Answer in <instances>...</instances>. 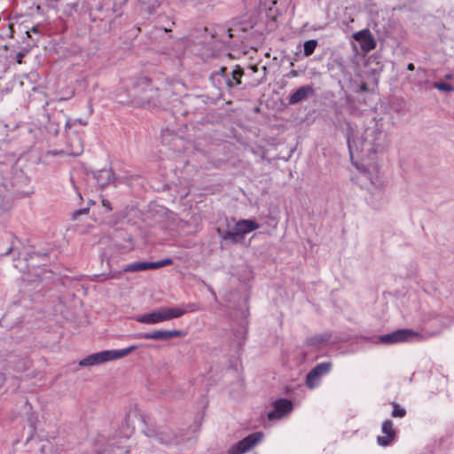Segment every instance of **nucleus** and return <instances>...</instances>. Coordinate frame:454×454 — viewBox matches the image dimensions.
Segmentation results:
<instances>
[{"label":"nucleus","instance_id":"6","mask_svg":"<svg viewBox=\"0 0 454 454\" xmlns=\"http://www.w3.org/2000/svg\"><path fill=\"white\" fill-rule=\"evenodd\" d=\"M263 436L264 434L262 432L253 433L231 447L228 450V454H244L261 442Z\"/></svg>","mask_w":454,"mask_h":454},{"label":"nucleus","instance_id":"32","mask_svg":"<svg viewBox=\"0 0 454 454\" xmlns=\"http://www.w3.org/2000/svg\"><path fill=\"white\" fill-rule=\"evenodd\" d=\"M12 247H11L7 252L5 253V254H10L12 253Z\"/></svg>","mask_w":454,"mask_h":454},{"label":"nucleus","instance_id":"19","mask_svg":"<svg viewBox=\"0 0 454 454\" xmlns=\"http://www.w3.org/2000/svg\"><path fill=\"white\" fill-rule=\"evenodd\" d=\"M87 123H88L87 121H83L81 118L74 119V120H73L71 118H67V120L66 121V128L71 129L72 127L75 126L76 124H80L82 126H86Z\"/></svg>","mask_w":454,"mask_h":454},{"label":"nucleus","instance_id":"26","mask_svg":"<svg viewBox=\"0 0 454 454\" xmlns=\"http://www.w3.org/2000/svg\"><path fill=\"white\" fill-rule=\"evenodd\" d=\"M225 72H226V67H222L217 73H215V75L224 76Z\"/></svg>","mask_w":454,"mask_h":454},{"label":"nucleus","instance_id":"23","mask_svg":"<svg viewBox=\"0 0 454 454\" xmlns=\"http://www.w3.org/2000/svg\"><path fill=\"white\" fill-rule=\"evenodd\" d=\"M89 212V209L88 208H83V209H80V210H76L74 214H73V219H76L78 215H85V214H88Z\"/></svg>","mask_w":454,"mask_h":454},{"label":"nucleus","instance_id":"37","mask_svg":"<svg viewBox=\"0 0 454 454\" xmlns=\"http://www.w3.org/2000/svg\"><path fill=\"white\" fill-rule=\"evenodd\" d=\"M254 71L255 72L257 70V67H253Z\"/></svg>","mask_w":454,"mask_h":454},{"label":"nucleus","instance_id":"24","mask_svg":"<svg viewBox=\"0 0 454 454\" xmlns=\"http://www.w3.org/2000/svg\"><path fill=\"white\" fill-rule=\"evenodd\" d=\"M25 54L21 51H20L17 56H16V59H17V62L19 64H21L22 63V59L24 58Z\"/></svg>","mask_w":454,"mask_h":454},{"label":"nucleus","instance_id":"15","mask_svg":"<svg viewBox=\"0 0 454 454\" xmlns=\"http://www.w3.org/2000/svg\"><path fill=\"white\" fill-rule=\"evenodd\" d=\"M82 152H83V145H82V139L80 138L79 136L76 135L72 139V141L69 145L68 153L71 155H74V156H79L82 154Z\"/></svg>","mask_w":454,"mask_h":454},{"label":"nucleus","instance_id":"4","mask_svg":"<svg viewBox=\"0 0 454 454\" xmlns=\"http://www.w3.org/2000/svg\"><path fill=\"white\" fill-rule=\"evenodd\" d=\"M422 335L411 329H399L393 333L379 336V342L386 345H393L403 342L419 341Z\"/></svg>","mask_w":454,"mask_h":454},{"label":"nucleus","instance_id":"16","mask_svg":"<svg viewBox=\"0 0 454 454\" xmlns=\"http://www.w3.org/2000/svg\"><path fill=\"white\" fill-rule=\"evenodd\" d=\"M146 270H154L153 268V262H134L129 265H128L124 270L125 271H142Z\"/></svg>","mask_w":454,"mask_h":454},{"label":"nucleus","instance_id":"36","mask_svg":"<svg viewBox=\"0 0 454 454\" xmlns=\"http://www.w3.org/2000/svg\"><path fill=\"white\" fill-rule=\"evenodd\" d=\"M114 277L113 275L107 277V278H114Z\"/></svg>","mask_w":454,"mask_h":454},{"label":"nucleus","instance_id":"7","mask_svg":"<svg viewBox=\"0 0 454 454\" xmlns=\"http://www.w3.org/2000/svg\"><path fill=\"white\" fill-rule=\"evenodd\" d=\"M332 363L324 362L317 364L306 377V385L310 389L319 386L321 378L330 372Z\"/></svg>","mask_w":454,"mask_h":454},{"label":"nucleus","instance_id":"28","mask_svg":"<svg viewBox=\"0 0 454 454\" xmlns=\"http://www.w3.org/2000/svg\"><path fill=\"white\" fill-rule=\"evenodd\" d=\"M102 203H103V205H104L105 207H106L108 209H111V207H110V202H109L108 200H102Z\"/></svg>","mask_w":454,"mask_h":454},{"label":"nucleus","instance_id":"27","mask_svg":"<svg viewBox=\"0 0 454 454\" xmlns=\"http://www.w3.org/2000/svg\"><path fill=\"white\" fill-rule=\"evenodd\" d=\"M359 90L360 91H366L367 90V86H366V83L363 82L360 87H359Z\"/></svg>","mask_w":454,"mask_h":454},{"label":"nucleus","instance_id":"21","mask_svg":"<svg viewBox=\"0 0 454 454\" xmlns=\"http://www.w3.org/2000/svg\"><path fill=\"white\" fill-rule=\"evenodd\" d=\"M172 263H173L172 259L165 258V259H162L160 261L153 262V268L154 269H159V268H161V267H164V266H167V265H170Z\"/></svg>","mask_w":454,"mask_h":454},{"label":"nucleus","instance_id":"9","mask_svg":"<svg viewBox=\"0 0 454 454\" xmlns=\"http://www.w3.org/2000/svg\"><path fill=\"white\" fill-rule=\"evenodd\" d=\"M184 333L179 330H160L153 333H138L134 334L132 337L135 339H145V340H168L174 337H182Z\"/></svg>","mask_w":454,"mask_h":454},{"label":"nucleus","instance_id":"33","mask_svg":"<svg viewBox=\"0 0 454 454\" xmlns=\"http://www.w3.org/2000/svg\"><path fill=\"white\" fill-rule=\"evenodd\" d=\"M210 292L215 297V293L212 289H210Z\"/></svg>","mask_w":454,"mask_h":454},{"label":"nucleus","instance_id":"18","mask_svg":"<svg viewBox=\"0 0 454 454\" xmlns=\"http://www.w3.org/2000/svg\"><path fill=\"white\" fill-rule=\"evenodd\" d=\"M317 46V40H309L306 41L303 44V54L306 57L310 56L314 51L316 47Z\"/></svg>","mask_w":454,"mask_h":454},{"label":"nucleus","instance_id":"20","mask_svg":"<svg viewBox=\"0 0 454 454\" xmlns=\"http://www.w3.org/2000/svg\"><path fill=\"white\" fill-rule=\"evenodd\" d=\"M434 87L439 90L450 92L454 90V88L452 85L445 83V82H434Z\"/></svg>","mask_w":454,"mask_h":454},{"label":"nucleus","instance_id":"25","mask_svg":"<svg viewBox=\"0 0 454 454\" xmlns=\"http://www.w3.org/2000/svg\"><path fill=\"white\" fill-rule=\"evenodd\" d=\"M31 32L35 33V34H38L39 33V28L38 27H33L32 29H31ZM27 35L28 37H30V31H27Z\"/></svg>","mask_w":454,"mask_h":454},{"label":"nucleus","instance_id":"2","mask_svg":"<svg viewBox=\"0 0 454 454\" xmlns=\"http://www.w3.org/2000/svg\"><path fill=\"white\" fill-rule=\"evenodd\" d=\"M198 310H200V307L196 303H188L177 308L160 307L151 313L136 316L134 319L142 324L156 325L180 317L188 312H195Z\"/></svg>","mask_w":454,"mask_h":454},{"label":"nucleus","instance_id":"3","mask_svg":"<svg viewBox=\"0 0 454 454\" xmlns=\"http://www.w3.org/2000/svg\"><path fill=\"white\" fill-rule=\"evenodd\" d=\"M137 346L132 345L126 348L122 349H113V350H104L101 352L94 353L87 357L82 359L79 362L80 366H90V365H96L105 362L117 360L120 358H122L129 354H130L132 351L137 349Z\"/></svg>","mask_w":454,"mask_h":454},{"label":"nucleus","instance_id":"1","mask_svg":"<svg viewBox=\"0 0 454 454\" xmlns=\"http://www.w3.org/2000/svg\"><path fill=\"white\" fill-rule=\"evenodd\" d=\"M347 143L351 162L359 172L357 182L370 192L372 207H380L385 201V181L380 172L378 153L387 146V133L378 121L363 133L349 128Z\"/></svg>","mask_w":454,"mask_h":454},{"label":"nucleus","instance_id":"14","mask_svg":"<svg viewBox=\"0 0 454 454\" xmlns=\"http://www.w3.org/2000/svg\"><path fill=\"white\" fill-rule=\"evenodd\" d=\"M244 74L243 69L240 67H236V68L231 73V77H226L225 82L229 88H232L234 86L239 85L241 83V77Z\"/></svg>","mask_w":454,"mask_h":454},{"label":"nucleus","instance_id":"10","mask_svg":"<svg viewBox=\"0 0 454 454\" xmlns=\"http://www.w3.org/2000/svg\"><path fill=\"white\" fill-rule=\"evenodd\" d=\"M382 435L377 437V443L381 447L391 445L395 439L396 432L391 420L387 419L381 426Z\"/></svg>","mask_w":454,"mask_h":454},{"label":"nucleus","instance_id":"34","mask_svg":"<svg viewBox=\"0 0 454 454\" xmlns=\"http://www.w3.org/2000/svg\"><path fill=\"white\" fill-rule=\"evenodd\" d=\"M147 103H150V98H144Z\"/></svg>","mask_w":454,"mask_h":454},{"label":"nucleus","instance_id":"8","mask_svg":"<svg viewBox=\"0 0 454 454\" xmlns=\"http://www.w3.org/2000/svg\"><path fill=\"white\" fill-rule=\"evenodd\" d=\"M273 410L267 414L269 420L280 419L293 411V403L285 398L278 399L272 403Z\"/></svg>","mask_w":454,"mask_h":454},{"label":"nucleus","instance_id":"13","mask_svg":"<svg viewBox=\"0 0 454 454\" xmlns=\"http://www.w3.org/2000/svg\"><path fill=\"white\" fill-rule=\"evenodd\" d=\"M95 178L101 187H105L114 181V172L112 168H103L95 174Z\"/></svg>","mask_w":454,"mask_h":454},{"label":"nucleus","instance_id":"31","mask_svg":"<svg viewBox=\"0 0 454 454\" xmlns=\"http://www.w3.org/2000/svg\"><path fill=\"white\" fill-rule=\"evenodd\" d=\"M452 78H453V75L451 74H447L445 75V79H447V80H451Z\"/></svg>","mask_w":454,"mask_h":454},{"label":"nucleus","instance_id":"17","mask_svg":"<svg viewBox=\"0 0 454 454\" xmlns=\"http://www.w3.org/2000/svg\"><path fill=\"white\" fill-rule=\"evenodd\" d=\"M153 440L162 444H171L175 442L167 432H160L153 437Z\"/></svg>","mask_w":454,"mask_h":454},{"label":"nucleus","instance_id":"30","mask_svg":"<svg viewBox=\"0 0 454 454\" xmlns=\"http://www.w3.org/2000/svg\"><path fill=\"white\" fill-rule=\"evenodd\" d=\"M146 87L153 92H154V94H156V91H154L150 84V82H146Z\"/></svg>","mask_w":454,"mask_h":454},{"label":"nucleus","instance_id":"22","mask_svg":"<svg viewBox=\"0 0 454 454\" xmlns=\"http://www.w3.org/2000/svg\"><path fill=\"white\" fill-rule=\"evenodd\" d=\"M405 413L406 412L404 409L399 407L398 405H395L392 411V416L395 418H403L404 417Z\"/></svg>","mask_w":454,"mask_h":454},{"label":"nucleus","instance_id":"12","mask_svg":"<svg viewBox=\"0 0 454 454\" xmlns=\"http://www.w3.org/2000/svg\"><path fill=\"white\" fill-rule=\"evenodd\" d=\"M314 94V89L310 85H306L299 88L295 92H294L288 99V103L290 105H295L297 103L301 102L306 98L312 96Z\"/></svg>","mask_w":454,"mask_h":454},{"label":"nucleus","instance_id":"11","mask_svg":"<svg viewBox=\"0 0 454 454\" xmlns=\"http://www.w3.org/2000/svg\"><path fill=\"white\" fill-rule=\"evenodd\" d=\"M353 38L359 43L362 51L364 53L371 51L376 46L374 37L368 29L354 34Z\"/></svg>","mask_w":454,"mask_h":454},{"label":"nucleus","instance_id":"35","mask_svg":"<svg viewBox=\"0 0 454 454\" xmlns=\"http://www.w3.org/2000/svg\"><path fill=\"white\" fill-rule=\"evenodd\" d=\"M2 213H3V208H2V207H0V215H2Z\"/></svg>","mask_w":454,"mask_h":454},{"label":"nucleus","instance_id":"5","mask_svg":"<svg viewBox=\"0 0 454 454\" xmlns=\"http://www.w3.org/2000/svg\"><path fill=\"white\" fill-rule=\"evenodd\" d=\"M259 229V224L253 220H239L232 230L224 231L222 238L226 240L237 242L244 235Z\"/></svg>","mask_w":454,"mask_h":454},{"label":"nucleus","instance_id":"29","mask_svg":"<svg viewBox=\"0 0 454 454\" xmlns=\"http://www.w3.org/2000/svg\"><path fill=\"white\" fill-rule=\"evenodd\" d=\"M408 70L413 71L414 70V65L412 63H409L407 66Z\"/></svg>","mask_w":454,"mask_h":454}]
</instances>
